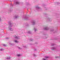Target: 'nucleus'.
<instances>
[{"label": "nucleus", "instance_id": "nucleus-1", "mask_svg": "<svg viewBox=\"0 0 60 60\" xmlns=\"http://www.w3.org/2000/svg\"><path fill=\"white\" fill-rule=\"evenodd\" d=\"M9 30H10V31H13V29H12L10 28L9 27H11V26H13V24L11 23V22H9Z\"/></svg>", "mask_w": 60, "mask_h": 60}, {"label": "nucleus", "instance_id": "nucleus-2", "mask_svg": "<svg viewBox=\"0 0 60 60\" xmlns=\"http://www.w3.org/2000/svg\"><path fill=\"white\" fill-rule=\"evenodd\" d=\"M31 23L32 25H35V24H36V21H33Z\"/></svg>", "mask_w": 60, "mask_h": 60}, {"label": "nucleus", "instance_id": "nucleus-3", "mask_svg": "<svg viewBox=\"0 0 60 60\" xmlns=\"http://www.w3.org/2000/svg\"><path fill=\"white\" fill-rule=\"evenodd\" d=\"M44 58H43L42 60H47V58H49V57L48 56H45L44 57Z\"/></svg>", "mask_w": 60, "mask_h": 60}, {"label": "nucleus", "instance_id": "nucleus-4", "mask_svg": "<svg viewBox=\"0 0 60 60\" xmlns=\"http://www.w3.org/2000/svg\"><path fill=\"white\" fill-rule=\"evenodd\" d=\"M44 29L45 30H48L49 28H48L47 26L44 28Z\"/></svg>", "mask_w": 60, "mask_h": 60}, {"label": "nucleus", "instance_id": "nucleus-5", "mask_svg": "<svg viewBox=\"0 0 60 60\" xmlns=\"http://www.w3.org/2000/svg\"><path fill=\"white\" fill-rule=\"evenodd\" d=\"M47 20L48 21H51V20H50V19H49V18H47Z\"/></svg>", "mask_w": 60, "mask_h": 60}, {"label": "nucleus", "instance_id": "nucleus-6", "mask_svg": "<svg viewBox=\"0 0 60 60\" xmlns=\"http://www.w3.org/2000/svg\"><path fill=\"white\" fill-rule=\"evenodd\" d=\"M51 49L54 50V49H56V48L55 47H52L51 48Z\"/></svg>", "mask_w": 60, "mask_h": 60}, {"label": "nucleus", "instance_id": "nucleus-7", "mask_svg": "<svg viewBox=\"0 0 60 60\" xmlns=\"http://www.w3.org/2000/svg\"><path fill=\"white\" fill-rule=\"evenodd\" d=\"M15 4H17V5H18V4H19V2L17 1L16 2Z\"/></svg>", "mask_w": 60, "mask_h": 60}, {"label": "nucleus", "instance_id": "nucleus-8", "mask_svg": "<svg viewBox=\"0 0 60 60\" xmlns=\"http://www.w3.org/2000/svg\"><path fill=\"white\" fill-rule=\"evenodd\" d=\"M14 42L15 43H18L19 41H17V40H15L14 41Z\"/></svg>", "mask_w": 60, "mask_h": 60}, {"label": "nucleus", "instance_id": "nucleus-9", "mask_svg": "<svg viewBox=\"0 0 60 60\" xmlns=\"http://www.w3.org/2000/svg\"><path fill=\"white\" fill-rule=\"evenodd\" d=\"M36 8L37 9H40V8L39 7H38V6H37L36 7Z\"/></svg>", "mask_w": 60, "mask_h": 60}, {"label": "nucleus", "instance_id": "nucleus-10", "mask_svg": "<svg viewBox=\"0 0 60 60\" xmlns=\"http://www.w3.org/2000/svg\"><path fill=\"white\" fill-rule=\"evenodd\" d=\"M34 30L35 32H36V31L37 30V29H36V28H34Z\"/></svg>", "mask_w": 60, "mask_h": 60}, {"label": "nucleus", "instance_id": "nucleus-11", "mask_svg": "<svg viewBox=\"0 0 60 60\" xmlns=\"http://www.w3.org/2000/svg\"><path fill=\"white\" fill-rule=\"evenodd\" d=\"M14 17L15 18H18V16H17L16 15H15L14 16Z\"/></svg>", "mask_w": 60, "mask_h": 60}, {"label": "nucleus", "instance_id": "nucleus-12", "mask_svg": "<svg viewBox=\"0 0 60 60\" xmlns=\"http://www.w3.org/2000/svg\"><path fill=\"white\" fill-rule=\"evenodd\" d=\"M15 38L16 39H19V37H18L16 36L15 37Z\"/></svg>", "mask_w": 60, "mask_h": 60}, {"label": "nucleus", "instance_id": "nucleus-13", "mask_svg": "<svg viewBox=\"0 0 60 60\" xmlns=\"http://www.w3.org/2000/svg\"><path fill=\"white\" fill-rule=\"evenodd\" d=\"M9 44L10 45H14V44H12L11 43H9Z\"/></svg>", "mask_w": 60, "mask_h": 60}, {"label": "nucleus", "instance_id": "nucleus-14", "mask_svg": "<svg viewBox=\"0 0 60 60\" xmlns=\"http://www.w3.org/2000/svg\"><path fill=\"white\" fill-rule=\"evenodd\" d=\"M10 58H10V57H8V58H7V59L8 60L9 59H10Z\"/></svg>", "mask_w": 60, "mask_h": 60}, {"label": "nucleus", "instance_id": "nucleus-15", "mask_svg": "<svg viewBox=\"0 0 60 60\" xmlns=\"http://www.w3.org/2000/svg\"><path fill=\"white\" fill-rule=\"evenodd\" d=\"M4 50V49H0V51H3Z\"/></svg>", "mask_w": 60, "mask_h": 60}, {"label": "nucleus", "instance_id": "nucleus-16", "mask_svg": "<svg viewBox=\"0 0 60 60\" xmlns=\"http://www.w3.org/2000/svg\"><path fill=\"white\" fill-rule=\"evenodd\" d=\"M25 19H26V20H27V19H28V18H27L26 17H25Z\"/></svg>", "mask_w": 60, "mask_h": 60}, {"label": "nucleus", "instance_id": "nucleus-17", "mask_svg": "<svg viewBox=\"0 0 60 60\" xmlns=\"http://www.w3.org/2000/svg\"><path fill=\"white\" fill-rule=\"evenodd\" d=\"M31 33V31H29L28 32V34H30Z\"/></svg>", "mask_w": 60, "mask_h": 60}, {"label": "nucleus", "instance_id": "nucleus-18", "mask_svg": "<svg viewBox=\"0 0 60 60\" xmlns=\"http://www.w3.org/2000/svg\"><path fill=\"white\" fill-rule=\"evenodd\" d=\"M18 48L19 49H21V48H20L19 47H18Z\"/></svg>", "mask_w": 60, "mask_h": 60}, {"label": "nucleus", "instance_id": "nucleus-19", "mask_svg": "<svg viewBox=\"0 0 60 60\" xmlns=\"http://www.w3.org/2000/svg\"><path fill=\"white\" fill-rule=\"evenodd\" d=\"M18 56H20V54H18L17 55Z\"/></svg>", "mask_w": 60, "mask_h": 60}, {"label": "nucleus", "instance_id": "nucleus-20", "mask_svg": "<svg viewBox=\"0 0 60 60\" xmlns=\"http://www.w3.org/2000/svg\"><path fill=\"white\" fill-rule=\"evenodd\" d=\"M3 46H6V45L5 44H4L3 45Z\"/></svg>", "mask_w": 60, "mask_h": 60}, {"label": "nucleus", "instance_id": "nucleus-21", "mask_svg": "<svg viewBox=\"0 0 60 60\" xmlns=\"http://www.w3.org/2000/svg\"><path fill=\"white\" fill-rule=\"evenodd\" d=\"M58 56H56L55 57V58H58Z\"/></svg>", "mask_w": 60, "mask_h": 60}, {"label": "nucleus", "instance_id": "nucleus-22", "mask_svg": "<svg viewBox=\"0 0 60 60\" xmlns=\"http://www.w3.org/2000/svg\"><path fill=\"white\" fill-rule=\"evenodd\" d=\"M33 41V39H30V41Z\"/></svg>", "mask_w": 60, "mask_h": 60}, {"label": "nucleus", "instance_id": "nucleus-23", "mask_svg": "<svg viewBox=\"0 0 60 60\" xmlns=\"http://www.w3.org/2000/svg\"><path fill=\"white\" fill-rule=\"evenodd\" d=\"M34 56H36V55L35 54H34L33 55Z\"/></svg>", "mask_w": 60, "mask_h": 60}, {"label": "nucleus", "instance_id": "nucleus-24", "mask_svg": "<svg viewBox=\"0 0 60 60\" xmlns=\"http://www.w3.org/2000/svg\"><path fill=\"white\" fill-rule=\"evenodd\" d=\"M23 47H24V48H26V46H23Z\"/></svg>", "mask_w": 60, "mask_h": 60}, {"label": "nucleus", "instance_id": "nucleus-25", "mask_svg": "<svg viewBox=\"0 0 60 60\" xmlns=\"http://www.w3.org/2000/svg\"><path fill=\"white\" fill-rule=\"evenodd\" d=\"M54 45L53 44H52V46H53Z\"/></svg>", "mask_w": 60, "mask_h": 60}, {"label": "nucleus", "instance_id": "nucleus-26", "mask_svg": "<svg viewBox=\"0 0 60 60\" xmlns=\"http://www.w3.org/2000/svg\"><path fill=\"white\" fill-rule=\"evenodd\" d=\"M53 31V30H51L50 31Z\"/></svg>", "mask_w": 60, "mask_h": 60}, {"label": "nucleus", "instance_id": "nucleus-27", "mask_svg": "<svg viewBox=\"0 0 60 60\" xmlns=\"http://www.w3.org/2000/svg\"><path fill=\"white\" fill-rule=\"evenodd\" d=\"M0 20H1V18L0 17Z\"/></svg>", "mask_w": 60, "mask_h": 60}]
</instances>
